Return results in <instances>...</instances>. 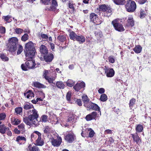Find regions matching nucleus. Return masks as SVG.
Here are the masks:
<instances>
[{
    "instance_id": "1",
    "label": "nucleus",
    "mask_w": 151,
    "mask_h": 151,
    "mask_svg": "<svg viewBox=\"0 0 151 151\" xmlns=\"http://www.w3.org/2000/svg\"><path fill=\"white\" fill-rule=\"evenodd\" d=\"M26 58L27 60L25 64H22L21 65L22 69L24 71L27 70L28 69H32L36 68L35 60H34L36 53L34 44L29 41L25 45L24 50Z\"/></svg>"
},
{
    "instance_id": "2",
    "label": "nucleus",
    "mask_w": 151,
    "mask_h": 151,
    "mask_svg": "<svg viewBox=\"0 0 151 151\" xmlns=\"http://www.w3.org/2000/svg\"><path fill=\"white\" fill-rule=\"evenodd\" d=\"M29 115L28 117H23V120L24 123L30 127H37L40 124L38 119L39 115L38 111L34 108L32 110H29L28 112Z\"/></svg>"
},
{
    "instance_id": "3",
    "label": "nucleus",
    "mask_w": 151,
    "mask_h": 151,
    "mask_svg": "<svg viewBox=\"0 0 151 151\" xmlns=\"http://www.w3.org/2000/svg\"><path fill=\"white\" fill-rule=\"evenodd\" d=\"M18 39L15 37L9 38L6 43V50L12 53L15 52L17 49Z\"/></svg>"
},
{
    "instance_id": "4",
    "label": "nucleus",
    "mask_w": 151,
    "mask_h": 151,
    "mask_svg": "<svg viewBox=\"0 0 151 151\" xmlns=\"http://www.w3.org/2000/svg\"><path fill=\"white\" fill-rule=\"evenodd\" d=\"M125 7L128 12H132L135 11L136 8V5L134 1L128 0L127 1Z\"/></svg>"
},
{
    "instance_id": "5",
    "label": "nucleus",
    "mask_w": 151,
    "mask_h": 151,
    "mask_svg": "<svg viewBox=\"0 0 151 151\" xmlns=\"http://www.w3.org/2000/svg\"><path fill=\"white\" fill-rule=\"evenodd\" d=\"M99 11L103 12H106V16L109 17L112 14V9L110 6L105 4L100 5L99 6Z\"/></svg>"
},
{
    "instance_id": "6",
    "label": "nucleus",
    "mask_w": 151,
    "mask_h": 151,
    "mask_svg": "<svg viewBox=\"0 0 151 151\" xmlns=\"http://www.w3.org/2000/svg\"><path fill=\"white\" fill-rule=\"evenodd\" d=\"M119 19H116L112 21L111 23L116 30L122 32L124 31L125 29L122 24L119 22Z\"/></svg>"
},
{
    "instance_id": "7",
    "label": "nucleus",
    "mask_w": 151,
    "mask_h": 151,
    "mask_svg": "<svg viewBox=\"0 0 151 151\" xmlns=\"http://www.w3.org/2000/svg\"><path fill=\"white\" fill-rule=\"evenodd\" d=\"M89 19L91 21L95 24L96 25L100 24L104 20L100 19L98 18V15L93 13H92L89 15Z\"/></svg>"
},
{
    "instance_id": "8",
    "label": "nucleus",
    "mask_w": 151,
    "mask_h": 151,
    "mask_svg": "<svg viewBox=\"0 0 151 151\" xmlns=\"http://www.w3.org/2000/svg\"><path fill=\"white\" fill-rule=\"evenodd\" d=\"M98 113H99V114H97L96 111H93L87 115L85 118L87 121H90L92 120H96L101 115V111L98 112Z\"/></svg>"
},
{
    "instance_id": "9",
    "label": "nucleus",
    "mask_w": 151,
    "mask_h": 151,
    "mask_svg": "<svg viewBox=\"0 0 151 151\" xmlns=\"http://www.w3.org/2000/svg\"><path fill=\"white\" fill-rule=\"evenodd\" d=\"M64 139L68 143L72 142L76 139L75 135L72 132H69L65 136Z\"/></svg>"
},
{
    "instance_id": "10",
    "label": "nucleus",
    "mask_w": 151,
    "mask_h": 151,
    "mask_svg": "<svg viewBox=\"0 0 151 151\" xmlns=\"http://www.w3.org/2000/svg\"><path fill=\"white\" fill-rule=\"evenodd\" d=\"M62 142L61 137L60 136L57 137V139H51V142L52 145L54 147H58L60 146Z\"/></svg>"
},
{
    "instance_id": "11",
    "label": "nucleus",
    "mask_w": 151,
    "mask_h": 151,
    "mask_svg": "<svg viewBox=\"0 0 151 151\" xmlns=\"http://www.w3.org/2000/svg\"><path fill=\"white\" fill-rule=\"evenodd\" d=\"M86 107L87 108L91 109L93 110L96 111H98L99 112L100 111V108L99 106L96 104L93 103L92 102H90L87 106L85 104Z\"/></svg>"
},
{
    "instance_id": "12",
    "label": "nucleus",
    "mask_w": 151,
    "mask_h": 151,
    "mask_svg": "<svg viewBox=\"0 0 151 151\" xmlns=\"http://www.w3.org/2000/svg\"><path fill=\"white\" fill-rule=\"evenodd\" d=\"M36 133L38 135V137L36 140L35 145L37 146H42L44 144L43 140L41 139V134L38 131H35Z\"/></svg>"
},
{
    "instance_id": "13",
    "label": "nucleus",
    "mask_w": 151,
    "mask_h": 151,
    "mask_svg": "<svg viewBox=\"0 0 151 151\" xmlns=\"http://www.w3.org/2000/svg\"><path fill=\"white\" fill-rule=\"evenodd\" d=\"M85 86V84L84 82H81L76 84L73 86L74 90L77 91H79L81 88H84Z\"/></svg>"
},
{
    "instance_id": "14",
    "label": "nucleus",
    "mask_w": 151,
    "mask_h": 151,
    "mask_svg": "<svg viewBox=\"0 0 151 151\" xmlns=\"http://www.w3.org/2000/svg\"><path fill=\"white\" fill-rule=\"evenodd\" d=\"M75 117V115L73 114H70L69 115L67 120V122L68 124H72L75 122L76 119Z\"/></svg>"
},
{
    "instance_id": "15",
    "label": "nucleus",
    "mask_w": 151,
    "mask_h": 151,
    "mask_svg": "<svg viewBox=\"0 0 151 151\" xmlns=\"http://www.w3.org/2000/svg\"><path fill=\"white\" fill-rule=\"evenodd\" d=\"M45 61L47 63L51 62L54 58V56L52 53H49L44 55Z\"/></svg>"
},
{
    "instance_id": "16",
    "label": "nucleus",
    "mask_w": 151,
    "mask_h": 151,
    "mask_svg": "<svg viewBox=\"0 0 151 151\" xmlns=\"http://www.w3.org/2000/svg\"><path fill=\"white\" fill-rule=\"evenodd\" d=\"M105 72L106 76L108 77H112L114 75L115 72L112 68H106L105 69Z\"/></svg>"
},
{
    "instance_id": "17",
    "label": "nucleus",
    "mask_w": 151,
    "mask_h": 151,
    "mask_svg": "<svg viewBox=\"0 0 151 151\" xmlns=\"http://www.w3.org/2000/svg\"><path fill=\"white\" fill-rule=\"evenodd\" d=\"M127 26L132 27L134 26V21L133 17L132 15L129 16L127 20Z\"/></svg>"
},
{
    "instance_id": "18",
    "label": "nucleus",
    "mask_w": 151,
    "mask_h": 151,
    "mask_svg": "<svg viewBox=\"0 0 151 151\" xmlns=\"http://www.w3.org/2000/svg\"><path fill=\"white\" fill-rule=\"evenodd\" d=\"M131 135L132 136L133 141L135 142L137 144H138L139 143L141 142V139L137 132H136L134 134H132Z\"/></svg>"
},
{
    "instance_id": "19",
    "label": "nucleus",
    "mask_w": 151,
    "mask_h": 151,
    "mask_svg": "<svg viewBox=\"0 0 151 151\" xmlns=\"http://www.w3.org/2000/svg\"><path fill=\"white\" fill-rule=\"evenodd\" d=\"M76 41L78 42L79 44H82L85 41V37L81 35H78L76 37Z\"/></svg>"
},
{
    "instance_id": "20",
    "label": "nucleus",
    "mask_w": 151,
    "mask_h": 151,
    "mask_svg": "<svg viewBox=\"0 0 151 151\" xmlns=\"http://www.w3.org/2000/svg\"><path fill=\"white\" fill-rule=\"evenodd\" d=\"M40 49L41 53L44 55L47 54L48 50L46 47L45 45H41L40 47Z\"/></svg>"
},
{
    "instance_id": "21",
    "label": "nucleus",
    "mask_w": 151,
    "mask_h": 151,
    "mask_svg": "<svg viewBox=\"0 0 151 151\" xmlns=\"http://www.w3.org/2000/svg\"><path fill=\"white\" fill-rule=\"evenodd\" d=\"M58 6L56 0H52V4L49 10L55 11Z\"/></svg>"
},
{
    "instance_id": "22",
    "label": "nucleus",
    "mask_w": 151,
    "mask_h": 151,
    "mask_svg": "<svg viewBox=\"0 0 151 151\" xmlns=\"http://www.w3.org/2000/svg\"><path fill=\"white\" fill-rule=\"evenodd\" d=\"M37 145H32L29 144L28 147V149L29 151H40L39 147Z\"/></svg>"
},
{
    "instance_id": "23",
    "label": "nucleus",
    "mask_w": 151,
    "mask_h": 151,
    "mask_svg": "<svg viewBox=\"0 0 151 151\" xmlns=\"http://www.w3.org/2000/svg\"><path fill=\"white\" fill-rule=\"evenodd\" d=\"M78 35L73 31H70L69 32V36L70 39L75 41L76 40Z\"/></svg>"
},
{
    "instance_id": "24",
    "label": "nucleus",
    "mask_w": 151,
    "mask_h": 151,
    "mask_svg": "<svg viewBox=\"0 0 151 151\" xmlns=\"http://www.w3.org/2000/svg\"><path fill=\"white\" fill-rule=\"evenodd\" d=\"M95 36L96 37L98 40H99L101 38L103 37V35L101 31L98 30L94 32Z\"/></svg>"
},
{
    "instance_id": "25",
    "label": "nucleus",
    "mask_w": 151,
    "mask_h": 151,
    "mask_svg": "<svg viewBox=\"0 0 151 151\" xmlns=\"http://www.w3.org/2000/svg\"><path fill=\"white\" fill-rule=\"evenodd\" d=\"M33 85L35 87L39 88H45L46 87V86L37 81L34 82Z\"/></svg>"
},
{
    "instance_id": "26",
    "label": "nucleus",
    "mask_w": 151,
    "mask_h": 151,
    "mask_svg": "<svg viewBox=\"0 0 151 151\" xmlns=\"http://www.w3.org/2000/svg\"><path fill=\"white\" fill-rule=\"evenodd\" d=\"M24 95L28 99H30L34 96V93L31 90H29L27 93H24Z\"/></svg>"
},
{
    "instance_id": "27",
    "label": "nucleus",
    "mask_w": 151,
    "mask_h": 151,
    "mask_svg": "<svg viewBox=\"0 0 151 151\" xmlns=\"http://www.w3.org/2000/svg\"><path fill=\"white\" fill-rule=\"evenodd\" d=\"M26 141V136L19 135V145L24 144Z\"/></svg>"
},
{
    "instance_id": "28",
    "label": "nucleus",
    "mask_w": 151,
    "mask_h": 151,
    "mask_svg": "<svg viewBox=\"0 0 151 151\" xmlns=\"http://www.w3.org/2000/svg\"><path fill=\"white\" fill-rule=\"evenodd\" d=\"M143 128L142 125L140 124L137 125L136 126L135 130L136 132L140 133L142 132Z\"/></svg>"
},
{
    "instance_id": "29",
    "label": "nucleus",
    "mask_w": 151,
    "mask_h": 151,
    "mask_svg": "<svg viewBox=\"0 0 151 151\" xmlns=\"http://www.w3.org/2000/svg\"><path fill=\"white\" fill-rule=\"evenodd\" d=\"M113 1L115 4L119 5H124L126 2L125 0H113Z\"/></svg>"
},
{
    "instance_id": "30",
    "label": "nucleus",
    "mask_w": 151,
    "mask_h": 151,
    "mask_svg": "<svg viewBox=\"0 0 151 151\" xmlns=\"http://www.w3.org/2000/svg\"><path fill=\"white\" fill-rule=\"evenodd\" d=\"M82 100L84 103V106L86 107L85 104H86L87 106L89 103L88 98L87 96L86 95L83 96L82 97Z\"/></svg>"
},
{
    "instance_id": "31",
    "label": "nucleus",
    "mask_w": 151,
    "mask_h": 151,
    "mask_svg": "<svg viewBox=\"0 0 151 151\" xmlns=\"http://www.w3.org/2000/svg\"><path fill=\"white\" fill-rule=\"evenodd\" d=\"M37 96L39 98L43 99L45 98V94L42 91H38L37 92Z\"/></svg>"
},
{
    "instance_id": "32",
    "label": "nucleus",
    "mask_w": 151,
    "mask_h": 151,
    "mask_svg": "<svg viewBox=\"0 0 151 151\" xmlns=\"http://www.w3.org/2000/svg\"><path fill=\"white\" fill-rule=\"evenodd\" d=\"M35 131L32 134L31 136V141L33 142L35 141H36V140L37 139V138L38 137V135L37 133H36Z\"/></svg>"
},
{
    "instance_id": "33",
    "label": "nucleus",
    "mask_w": 151,
    "mask_h": 151,
    "mask_svg": "<svg viewBox=\"0 0 151 151\" xmlns=\"http://www.w3.org/2000/svg\"><path fill=\"white\" fill-rule=\"evenodd\" d=\"M142 50V47L140 45H137L133 49V50L136 53H140Z\"/></svg>"
},
{
    "instance_id": "34",
    "label": "nucleus",
    "mask_w": 151,
    "mask_h": 151,
    "mask_svg": "<svg viewBox=\"0 0 151 151\" xmlns=\"http://www.w3.org/2000/svg\"><path fill=\"white\" fill-rule=\"evenodd\" d=\"M11 122L12 124L14 125H17L19 124V119H16L14 117H12L11 118Z\"/></svg>"
},
{
    "instance_id": "35",
    "label": "nucleus",
    "mask_w": 151,
    "mask_h": 151,
    "mask_svg": "<svg viewBox=\"0 0 151 151\" xmlns=\"http://www.w3.org/2000/svg\"><path fill=\"white\" fill-rule=\"evenodd\" d=\"M56 85L58 88L60 89H63L65 87V85L61 81H58L56 83Z\"/></svg>"
},
{
    "instance_id": "36",
    "label": "nucleus",
    "mask_w": 151,
    "mask_h": 151,
    "mask_svg": "<svg viewBox=\"0 0 151 151\" xmlns=\"http://www.w3.org/2000/svg\"><path fill=\"white\" fill-rule=\"evenodd\" d=\"M58 40L61 42H63L66 40V37L64 35H60L58 36Z\"/></svg>"
},
{
    "instance_id": "37",
    "label": "nucleus",
    "mask_w": 151,
    "mask_h": 151,
    "mask_svg": "<svg viewBox=\"0 0 151 151\" xmlns=\"http://www.w3.org/2000/svg\"><path fill=\"white\" fill-rule=\"evenodd\" d=\"M0 57L2 60L4 61H7L9 59V58L4 53H1L0 54Z\"/></svg>"
},
{
    "instance_id": "38",
    "label": "nucleus",
    "mask_w": 151,
    "mask_h": 151,
    "mask_svg": "<svg viewBox=\"0 0 151 151\" xmlns=\"http://www.w3.org/2000/svg\"><path fill=\"white\" fill-rule=\"evenodd\" d=\"M87 130L88 132H89V137H92L94 136L95 133L93 130L91 128H88Z\"/></svg>"
},
{
    "instance_id": "39",
    "label": "nucleus",
    "mask_w": 151,
    "mask_h": 151,
    "mask_svg": "<svg viewBox=\"0 0 151 151\" xmlns=\"http://www.w3.org/2000/svg\"><path fill=\"white\" fill-rule=\"evenodd\" d=\"M6 114L4 112L0 113V124L2 123L1 121L4 120L6 118Z\"/></svg>"
},
{
    "instance_id": "40",
    "label": "nucleus",
    "mask_w": 151,
    "mask_h": 151,
    "mask_svg": "<svg viewBox=\"0 0 151 151\" xmlns=\"http://www.w3.org/2000/svg\"><path fill=\"white\" fill-rule=\"evenodd\" d=\"M136 100L134 98H132L129 101V106L130 108L132 109L135 104Z\"/></svg>"
},
{
    "instance_id": "41",
    "label": "nucleus",
    "mask_w": 151,
    "mask_h": 151,
    "mask_svg": "<svg viewBox=\"0 0 151 151\" xmlns=\"http://www.w3.org/2000/svg\"><path fill=\"white\" fill-rule=\"evenodd\" d=\"M24 125L23 124H21L19 125V134H22L25 132Z\"/></svg>"
},
{
    "instance_id": "42",
    "label": "nucleus",
    "mask_w": 151,
    "mask_h": 151,
    "mask_svg": "<svg viewBox=\"0 0 151 151\" xmlns=\"http://www.w3.org/2000/svg\"><path fill=\"white\" fill-rule=\"evenodd\" d=\"M100 99L102 101H106L107 99V96L105 94H103L101 96Z\"/></svg>"
},
{
    "instance_id": "43",
    "label": "nucleus",
    "mask_w": 151,
    "mask_h": 151,
    "mask_svg": "<svg viewBox=\"0 0 151 151\" xmlns=\"http://www.w3.org/2000/svg\"><path fill=\"white\" fill-rule=\"evenodd\" d=\"M139 17L141 19H142L145 17L146 15V13L144 10L141 9L140 11Z\"/></svg>"
},
{
    "instance_id": "44",
    "label": "nucleus",
    "mask_w": 151,
    "mask_h": 151,
    "mask_svg": "<svg viewBox=\"0 0 151 151\" xmlns=\"http://www.w3.org/2000/svg\"><path fill=\"white\" fill-rule=\"evenodd\" d=\"M42 101V99L39 98L38 97L37 98L36 100H33L31 101L34 104H40V102Z\"/></svg>"
},
{
    "instance_id": "45",
    "label": "nucleus",
    "mask_w": 151,
    "mask_h": 151,
    "mask_svg": "<svg viewBox=\"0 0 151 151\" xmlns=\"http://www.w3.org/2000/svg\"><path fill=\"white\" fill-rule=\"evenodd\" d=\"M48 116L45 115H42L40 117V119L42 122H45L47 121Z\"/></svg>"
},
{
    "instance_id": "46",
    "label": "nucleus",
    "mask_w": 151,
    "mask_h": 151,
    "mask_svg": "<svg viewBox=\"0 0 151 151\" xmlns=\"http://www.w3.org/2000/svg\"><path fill=\"white\" fill-rule=\"evenodd\" d=\"M66 83L67 85L70 87H72L74 84V82L71 80H68Z\"/></svg>"
},
{
    "instance_id": "47",
    "label": "nucleus",
    "mask_w": 151,
    "mask_h": 151,
    "mask_svg": "<svg viewBox=\"0 0 151 151\" xmlns=\"http://www.w3.org/2000/svg\"><path fill=\"white\" fill-rule=\"evenodd\" d=\"M23 108L25 109H28L33 108L34 106L31 104H26L24 105Z\"/></svg>"
},
{
    "instance_id": "48",
    "label": "nucleus",
    "mask_w": 151,
    "mask_h": 151,
    "mask_svg": "<svg viewBox=\"0 0 151 151\" xmlns=\"http://www.w3.org/2000/svg\"><path fill=\"white\" fill-rule=\"evenodd\" d=\"M28 35L25 34L22 37L21 40L23 41H25L28 39Z\"/></svg>"
},
{
    "instance_id": "49",
    "label": "nucleus",
    "mask_w": 151,
    "mask_h": 151,
    "mask_svg": "<svg viewBox=\"0 0 151 151\" xmlns=\"http://www.w3.org/2000/svg\"><path fill=\"white\" fill-rule=\"evenodd\" d=\"M5 32V27L2 26H0V33L1 35H4Z\"/></svg>"
},
{
    "instance_id": "50",
    "label": "nucleus",
    "mask_w": 151,
    "mask_h": 151,
    "mask_svg": "<svg viewBox=\"0 0 151 151\" xmlns=\"http://www.w3.org/2000/svg\"><path fill=\"white\" fill-rule=\"evenodd\" d=\"M108 60L109 62L112 63H114L115 61L114 58L112 56L109 57Z\"/></svg>"
},
{
    "instance_id": "51",
    "label": "nucleus",
    "mask_w": 151,
    "mask_h": 151,
    "mask_svg": "<svg viewBox=\"0 0 151 151\" xmlns=\"http://www.w3.org/2000/svg\"><path fill=\"white\" fill-rule=\"evenodd\" d=\"M50 71L48 70H45L43 76L45 79L47 78L49 76L48 75H49Z\"/></svg>"
},
{
    "instance_id": "52",
    "label": "nucleus",
    "mask_w": 151,
    "mask_h": 151,
    "mask_svg": "<svg viewBox=\"0 0 151 151\" xmlns=\"http://www.w3.org/2000/svg\"><path fill=\"white\" fill-rule=\"evenodd\" d=\"M45 79L47 80L49 83H53L54 85H55V83H53V81L54 80L53 78H50L48 77Z\"/></svg>"
},
{
    "instance_id": "53",
    "label": "nucleus",
    "mask_w": 151,
    "mask_h": 151,
    "mask_svg": "<svg viewBox=\"0 0 151 151\" xmlns=\"http://www.w3.org/2000/svg\"><path fill=\"white\" fill-rule=\"evenodd\" d=\"M51 0H41V1L45 5H48L50 3Z\"/></svg>"
},
{
    "instance_id": "54",
    "label": "nucleus",
    "mask_w": 151,
    "mask_h": 151,
    "mask_svg": "<svg viewBox=\"0 0 151 151\" xmlns=\"http://www.w3.org/2000/svg\"><path fill=\"white\" fill-rule=\"evenodd\" d=\"M71 97V92L70 91H68L66 95L67 99L68 101H70V98Z\"/></svg>"
},
{
    "instance_id": "55",
    "label": "nucleus",
    "mask_w": 151,
    "mask_h": 151,
    "mask_svg": "<svg viewBox=\"0 0 151 151\" xmlns=\"http://www.w3.org/2000/svg\"><path fill=\"white\" fill-rule=\"evenodd\" d=\"M41 37L43 39H44L45 40H48V36L46 34H42L41 35Z\"/></svg>"
},
{
    "instance_id": "56",
    "label": "nucleus",
    "mask_w": 151,
    "mask_h": 151,
    "mask_svg": "<svg viewBox=\"0 0 151 151\" xmlns=\"http://www.w3.org/2000/svg\"><path fill=\"white\" fill-rule=\"evenodd\" d=\"M2 18L5 21L8 22V21L10 18V17L9 15H7L6 16H4Z\"/></svg>"
},
{
    "instance_id": "57",
    "label": "nucleus",
    "mask_w": 151,
    "mask_h": 151,
    "mask_svg": "<svg viewBox=\"0 0 151 151\" xmlns=\"http://www.w3.org/2000/svg\"><path fill=\"white\" fill-rule=\"evenodd\" d=\"M50 129V128H49V127L48 126L45 127V129L44 130V133H45L47 134L49 131Z\"/></svg>"
},
{
    "instance_id": "58",
    "label": "nucleus",
    "mask_w": 151,
    "mask_h": 151,
    "mask_svg": "<svg viewBox=\"0 0 151 151\" xmlns=\"http://www.w3.org/2000/svg\"><path fill=\"white\" fill-rule=\"evenodd\" d=\"M76 103L80 106L82 105L81 101L80 99H77L76 101Z\"/></svg>"
},
{
    "instance_id": "59",
    "label": "nucleus",
    "mask_w": 151,
    "mask_h": 151,
    "mask_svg": "<svg viewBox=\"0 0 151 151\" xmlns=\"http://www.w3.org/2000/svg\"><path fill=\"white\" fill-rule=\"evenodd\" d=\"M98 91L99 93H103L105 92V89L103 88H101L99 89Z\"/></svg>"
},
{
    "instance_id": "60",
    "label": "nucleus",
    "mask_w": 151,
    "mask_h": 151,
    "mask_svg": "<svg viewBox=\"0 0 151 151\" xmlns=\"http://www.w3.org/2000/svg\"><path fill=\"white\" fill-rule=\"evenodd\" d=\"M112 133V131L109 129H106L104 131V134H111Z\"/></svg>"
},
{
    "instance_id": "61",
    "label": "nucleus",
    "mask_w": 151,
    "mask_h": 151,
    "mask_svg": "<svg viewBox=\"0 0 151 151\" xmlns=\"http://www.w3.org/2000/svg\"><path fill=\"white\" fill-rule=\"evenodd\" d=\"M147 1V0H139V3L141 4H142L145 3Z\"/></svg>"
},
{
    "instance_id": "62",
    "label": "nucleus",
    "mask_w": 151,
    "mask_h": 151,
    "mask_svg": "<svg viewBox=\"0 0 151 151\" xmlns=\"http://www.w3.org/2000/svg\"><path fill=\"white\" fill-rule=\"evenodd\" d=\"M6 131H7V135L9 137H11L12 136V133L11 131L9 130V129H7Z\"/></svg>"
},
{
    "instance_id": "63",
    "label": "nucleus",
    "mask_w": 151,
    "mask_h": 151,
    "mask_svg": "<svg viewBox=\"0 0 151 151\" xmlns=\"http://www.w3.org/2000/svg\"><path fill=\"white\" fill-rule=\"evenodd\" d=\"M50 45L51 49L53 51L55 49V45L53 43H50Z\"/></svg>"
},
{
    "instance_id": "64",
    "label": "nucleus",
    "mask_w": 151,
    "mask_h": 151,
    "mask_svg": "<svg viewBox=\"0 0 151 151\" xmlns=\"http://www.w3.org/2000/svg\"><path fill=\"white\" fill-rule=\"evenodd\" d=\"M15 112L17 113V114H19V107H17L15 109Z\"/></svg>"
}]
</instances>
